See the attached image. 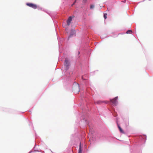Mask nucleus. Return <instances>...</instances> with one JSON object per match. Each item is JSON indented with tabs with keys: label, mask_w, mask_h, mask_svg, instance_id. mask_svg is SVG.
I'll list each match as a JSON object with an SVG mask.
<instances>
[{
	"label": "nucleus",
	"mask_w": 153,
	"mask_h": 153,
	"mask_svg": "<svg viewBox=\"0 0 153 153\" xmlns=\"http://www.w3.org/2000/svg\"><path fill=\"white\" fill-rule=\"evenodd\" d=\"M73 90L74 92L78 94L80 91L79 85L78 83H76L74 85Z\"/></svg>",
	"instance_id": "obj_1"
},
{
	"label": "nucleus",
	"mask_w": 153,
	"mask_h": 153,
	"mask_svg": "<svg viewBox=\"0 0 153 153\" xmlns=\"http://www.w3.org/2000/svg\"><path fill=\"white\" fill-rule=\"evenodd\" d=\"M118 97H116L113 99L110 100L111 102L112 103V104L113 105H116L117 103V99Z\"/></svg>",
	"instance_id": "obj_2"
},
{
	"label": "nucleus",
	"mask_w": 153,
	"mask_h": 153,
	"mask_svg": "<svg viewBox=\"0 0 153 153\" xmlns=\"http://www.w3.org/2000/svg\"><path fill=\"white\" fill-rule=\"evenodd\" d=\"M26 5L31 7L34 9H36L37 8V6L36 4L32 3H27Z\"/></svg>",
	"instance_id": "obj_3"
},
{
	"label": "nucleus",
	"mask_w": 153,
	"mask_h": 153,
	"mask_svg": "<svg viewBox=\"0 0 153 153\" xmlns=\"http://www.w3.org/2000/svg\"><path fill=\"white\" fill-rule=\"evenodd\" d=\"M108 101H102L101 100H99L95 102V104H101L102 103H107Z\"/></svg>",
	"instance_id": "obj_4"
},
{
	"label": "nucleus",
	"mask_w": 153,
	"mask_h": 153,
	"mask_svg": "<svg viewBox=\"0 0 153 153\" xmlns=\"http://www.w3.org/2000/svg\"><path fill=\"white\" fill-rule=\"evenodd\" d=\"M73 17H72L71 16H70L68 18V19L67 21V25L68 26H69L70 25V23L71 22V21H72V19Z\"/></svg>",
	"instance_id": "obj_5"
},
{
	"label": "nucleus",
	"mask_w": 153,
	"mask_h": 153,
	"mask_svg": "<svg viewBox=\"0 0 153 153\" xmlns=\"http://www.w3.org/2000/svg\"><path fill=\"white\" fill-rule=\"evenodd\" d=\"M69 61L66 58L65 59V65L66 67V68H67L69 66Z\"/></svg>",
	"instance_id": "obj_6"
},
{
	"label": "nucleus",
	"mask_w": 153,
	"mask_h": 153,
	"mask_svg": "<svg viewBox=\"0 0 153 153\" xmlns=\"http://www.w3.org/2000/svg\"><path fill=\"white\" fill-rule=\"evenodd\" d=\"M78 153H82L81 146V143H80L79 152Z\"/></svg>",
	"instance_id": "obj_7"
},
{
	"label": "nucleus",
	"mask_w": 153,
	"mask_h": 153,
	"mask_svg": "<svg viewBox=\"0 0 153 153\" xmlns=\"http://www.w3.org/2000/svg\"><path fill=\"white\" fill-rule=\"evenodd\" d=\"M118 127L119 128V129L120 132L121 133H122L123 134L124 133V131H123V130H122V128H121V127L119 126H118Z\"/></svg>",
	"instance_id": "obj_8"
},
{
	"label": "nucleus",
	"mask_w": 153,
	"mask_h": 153,
	"mask_svg": "<svg viewBox=\"0 0 153 153\" xmlns=\"http://www.w3.org/2000/svg\"><path fill=\"white\" fill-rule=\"evenodd\" d=\"M132 33V31L131 30H128L127 32L126 33L128 34V33Z\"/></svg>",
	"instance_id": "obj_9"
},
{
	"label": "nucleus",
	"mask_w": 153,
	"mask_h": 153,
	"mask_svg": "<svg viewBox=\"0 0 153 153\" xmlns=\"http://www.w3.org/2000/svg\"><path fill=\"white\" fill-rule=\"evenodd\" d=\"M107 13H105L104 14V17L105 19H106L107 18Z\"/></svg>",
	"instance_id": "obj_10"
},
{
	"label": "nucleus",
	"mask_w": 153,
	"mask_h": 153,
	"mask_svg": "<svg viewBox=\"0 0 153 153\" xmlns=\"http://www.w3.org/2000/svg\"><path fill=\"white\" fill-rule=\"evenodd\" d=\"M94 7V5H91L90 6V8L91 9L93 8Z\"/></svg>",
	"instance_id": "obj_11"
},
{
	"label": "nucleus",
	"mask_w": 153,
	"mask_h": 153,
	"mask_svg": "<svg viewBox=\"0 0 153 153\" xmlns=\"http://www.w3.org/2000/svg\"><path fill=\"white\" fill-rule=\"evenodd\" d=\"M125 120V121H127V120ZM128 124H129L128 121V123H127L126 125H128Z\"/></svg>",
	"instance_id": "obj_12"
},
{
	"label": "nucleus",
	"mask_w": 153,
	"mask_h": 153,
	"mask_svg": "<svg viewBox=\"0 0 153 153\" xmlns=\"http://www.w3.org/2000/svg\"><path fill=\"white\" fill-rule=\"evenodd\" d=\"M86 0H83V1L84 3H86Z\"/></svg>",
	"instance_id": "obj_13"
},
{
	"label": "nucleus",
	"mask_w": 153,
	"mask_h": 153,
	"mask_svg": "<svg viewBox=\"0 0 153 153\" xmlns=\"http://www.w3.org/2000/svg\"><path fill=\"white\" fill-rule=\"evenodd\" d=\"M72 36V35H71V34L69 36V37H68V38H69V37H71Z\"/></svg>",
	"instance_id": "obj_14"
},
{
	"label": "nucleus",
	"mask_w": 153,
	"mask_h": 153,
	"mask_svg": "<svg viewBox=\"0 0 153 153\" xmlns=\"http://www.w3.org/2000/svg\"><path fill=\"white\" fill-rule=\"evenodd\" d=\"M76 0L74 2V4H73V5L75 3V2H76Z\"/></svg>",
	"instance_id": "obj_15"
},
{
	"label": "nucleus",
	"mask_w": 153,
	"mask_h": 153,
	"mask_svg": "<svg viewBox=\"0 0 153 153\" xmlns=\"http://www.w3.org/2000/svg\"><path fill=\"white\" fill-rule=\"evenodd\" d=\"M82 79H83V76H82Z\"/></svg>",
	"instance_id": "obj_16"
}]
</instances>
